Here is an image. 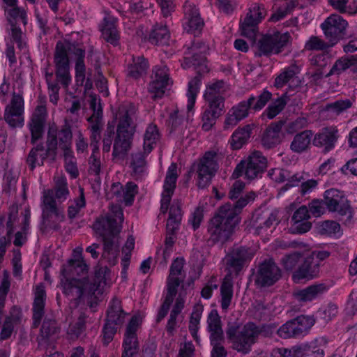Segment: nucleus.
<instances>
[{
	"mask_svg": "<svg viewBox=\"0 0 357 357\" xmlns=\"http://www.w3.org/2000/svg\"><path fill=\"white\" fill-rule=\"evenodd\" d=\"M137 119V108L130 102L121 104L116 115L117 128L136 130Z\"/></svg>",
	"mask_w": 357,
	"mask_h": 357,
	"instance_id": "nucleus-24",
	"label": "nucleus"
},
{
	"mask_svg": "<svg viewBox=\"0 0 357 357\" xmlns=\"http://www.w3.org/2000/svg\"><path fill=\"white\" fill-rule=\"evenodd\" d=\"M312 135L313 132L310 130H305L297 133L290 144L291 150L297 153L305 151L310 145Z\"/></svg>",
	"mask_w": 357,
	"mask_h": 357,
	"instance_id": "nucleus-43",
	"label": "nucleus"
},
{
	"mask_svg": "<svg viewBox=\"0 0 357 357\" xmlns=\"http://www.w3.org/2000/svg\"><path fill=\"white\" fill-rule=\"evenodd\" d=\"M207 46L205 43L197 41L195 42L190 47H188L185 52L184 61L182 66L184 68L193 66L198 70L199 73H204L208 71L206 62V52Z\"/></svg>",
	"mask_w": 357,
	"mask_h": 357,
	"instance_id": "nucleus-17",
	"label": "nucleus"
},
{
	"mask_svg": "<svg viewBox=\"0 0 357 357\" xmlns=\"http://www.w3.org/2000/svg\"><path fill=\"white\" fill-rule=\"evenodd\" d=\"M337 139V128L336 127H326L314 135L312 144L317 147L323 148L324 153H328L335 148Z\"/></svg>",
	"mask_w": 357,
	"mask_h": 357,
	"instance_id": "nucleus-27",
	"label": "nucleus"
},
{
	"mask_svg": "<svg viewBox=\"0 0 357 357\" xmlns=\"http://www.w3.org/2000/svg\"><path fill=\"white\" fill-rule=\"evenodd\" d=\"M169 33L166 25L156 23L151 30L149 40L154 45H166L169 39Z\"/></svg>",
	"mask_w": 357,
	"mask_h": 357,
	"instance_id": "nucleus-48",
	"label": "nucleus"
},
{
	"mask_svg": "<svg viewBox=\"0 0 357 357\" xmlns=\"http://www.w3.org/2000/svg\"><path fill=\"white\" fill-rule=\"evenodd\" d=\"M281 276V270L273 261H265L259 266L255 282L261 287H270L278 282Z\"/></svg>",
	"mask_w": 357,
	"mask_h": 357,
	"instance_id": "nucleus-20",
	"label": "nucleus"
},
{
	"mask_svg": "<svg viewBox=\"0 0 357 357\" xmlns=\"http://www.w3.org/2000/svg\"><path fill=\"white\" fill-rule=\"evenodd\" d=\"M207 330L210 333V341H222L223 330L220 317L216 310H211L207 317Z\"/></svg>",
	"mask_w": 357,
	"mask_h": 357,
	"instance_id": "nucleus-35",
	"label": "nucleus"
},
{
	"mask_svg": "<svg viewBox=\"0 0 357 357\" xmlns=\"http://www.w3.org/2000/svg\"><path fill=\"white\" fill-rule=\"evenodd\" d=\"M102 238L103 241L102 257L106 259L109 264L114 265L119 253L118 235L106 236Z\"/></svg>",
	"mask_w": 357,
	"mask_h": 357,
	"instance_id": "nucleus-33",
	"label": "nucleus"
},
{
	"mask_svg": "<svg viewBox=\"0 0 357 357\" xmlns=\"http://www.w3.org/2000/svg\"><path fill=\"white\" fill-rule=\"evenodd\" d=\"M63 157L65 161L66 171L70 174L72 178H77L79 175V172L73 151L63 153Z\"/></svg>",
	"mask_w": 357,
	"mask_h": 357,
	"instance_id": "nucleus-64",
	"label": "nucleus"
},
{
	"mask_svg": "<svg viewBox=\"0 0 357 357\" xmlns=\"http://www.w3.org/2000/svg\"><path fill=\"white\" fill-rule=\"evenodd\" d=\"M220 297L221 308L227 312L233 298V284L230 279L225 278L220 286Z\"/></svg>",
	"mask_w": 357,
	"mask_h": 357,
	"instance_id": "nucleus-53",
	"label": "nucleus"
},
{
	"mask_svg": "<svg viewBox=\"0 0 357 357\" xmlns=\"http://www.w3.org/2000/svg\"><path fill=\"white\" fill-rule=\"evenodd\" d=\"M47 117V111L45 101L41 100L40 104L36 107L27 125L31 132V144H34L38 139L42 138Z\"/></svg>",
	"mask_w": 357,
	"mask_h": 357,
	"instance_id": "nucleus-19",
	"label": "nucleus"
},
{
	"mask_svg": "<svg viewBox=\"0 0 357 357\" xmlns=\"http://www.w3.org/2000/svg\"><path fill=\"white\" fill-rule=\"evenodd\" d=\"M347 22L337 14H331L321 24L324 36L331 45H335L346 33Z\"/></svg>",
	"mask_w": 357,
	"mask_h": 357,
	"instance_id": "nucleus-15",
	"label": "nucleus"
},
{
	"mask_svg": "<svg viewBox=\"0 0 357 357\" xmlns=\"http://www.w3.org/2000/svg\"><path fill=\"white\" fill-rule=\"evenodd\" d=\"M139 326V319L137 316H133L128 324L123 341V351L135 354L139 351V342L137 336V331Z\"/></svg>",
	"mask_w": 357,
	"mask_h": 357,
	"instance_id": "nucleus-28",
	"label": "nucleus"
},
{
	"mask_svg": "<svg viewBox=\"0 0 357 357\" xmlns=\"http://www.w3.org/2000/svg\"><path fill=\"white\" fill-rule=\"evenodd\" d=\"M49 155H52V151H49V148L38 144L33 147L26 158V163L29 169L33 171L37 166H43L45 160Z\"/></svg>",
	"mask_w": 357,
	"mask_h": 357,
	"instance_id": "nucleus-34",
	"label": "nucleus"
},
{
	"mask_svg": "<svg viewBox=\"0 0 357 357\" xmlns=\"http://www.w3.org/2000/svg\"><path fill=\"white\" fill-rule=\"evenodd\" d=\"M92 153L88 159V173L96 177L95 180L100 178V175L103 169V164L100 158L98 144H90Z\"/></svg>",
	"mask_w": 357,
	"mask_h": 357,
	"instance_id": "nucleus-42",
	"label": "nucleus"
},
{
	"mask_svg": "<svg viewBox=\"0 0 357 357\" xmlns=\"http://www.w3.org/2000/svg\"><path fill=\"white\" fill-rule=\"evenodd\" d=\"M183 26L188 33H195L200 31L203 26L204 22L202 20L199 10L195 5L186 1L183 5Z\"/></svg>",
	"mask_w": 357,
	"mask_h": 357,
	"instance_id": "nucleus-25",
	"label": "nucleus"
},
{
	"mask_svg": "<svg viewBox=\"0 0 357 357\" xmlns=\"http://www.w3.org/2000/svg\"><path fill=\"white\" fill-rule=\"evenodd\" d=\"M41 208L44 223L54 229H58V223L63 221V215L56 206L52 190H44Z\"/></svg>",
	"mask_w": 357,
	"mask_h": 357,
	"instance_id": "nucleus-14",
	"label": "nucleus"
},
{
	"mask_svg": "<svg viewBox=\"0 0 357 357\" xmlns=\"http://www.w3.org/2000/svg\"><path fill=\"white\" fill-rule=\"evenodd\" d=\"M158 78H160V75L156 73L155 75L151 76V81L149 84L148 91L150 93L153 95V99L161 98L168 86L165 84H162L158 82L157 80Z\"/></svg>",
	"mask_w": 357,
	"mask_h": 357,
	"instance_id": "nucleus-60",
	"label": "nucleus"
},
{
	"mask_svg": "<svg viewBox=\"0 0 357 357\" xmlns=\"http://www.w3.org/2000/svg\"><path fill=\"white\" fill-rule=\"evenodd\" d=\"M255 255V252L251 248L237 246L225 257V263L227 267L231 268L236 273L239 272L243 266L249 262Z\"/></svg>",
	"mask_w": 357,
	"mask_h": 357,
	"instance_id": "nucleus-21",
	"label": "nucleus"
},
{
	"mask_svg": "<svg viewBox=\"0 0 357 357\" xmlns=\"http://www.w3.org/2000/svg\"><path fill=\"white\" fill-rule=\"evenodd\" d=\"M276 222V216L267 211H256L250 221L251 229L256 234L267 231Z\"/></svg>",
	"mask_w": 357,
	"mask_h": 357,
	"instance_id": "nucleus-29",
	"label": "nucleus"
},
{
	"mask_svg": "<svg viewBox=\"0 0 357 357\" xmlns=\"http://www.w3.org/2000/svg\"><path fill=\"white\" fill-rule=\"evenodd\" d=\"M352 102L349 99L338 100L326 105L325 110L331 114L338 115L350 108Z\"/></svg>",
	"mask_w": 357,
	"mask_h": 357,
	"instance_id": "nucleus-61",
	"label": "nucleus"
},
{
	"mask_svg": "<svg viewBox=\"0 0 357 357\" xmlns=\"http://www.w3.org/2000/svg\"><path fill=\"white\" fill-rule=\"evenodd\" d=\"M251 131L252 127L250 125H246L243 128L236 129L231 135V146L232 149H241L250 138Z\"/></svg>",
	"mask_w": 357,
	"mask_h": 357,
	"instance_id": "nucleus-52",
	"label": "nucleus"
},
{
	"mask_svg": "<svg viewBox=\"0 0 357 357\" xmlns=\"http://www.w3.org/2000/svg\"><path fill=\"white\" fill-rule=\"evenodd\" d=\"M79 191V196L69 202L68 216L70 219L75 218L80 210L86 206L84 190L82 188H80Z\"/></svg>",
	"mask_w": 357,
	"mask_h": 357,
	"instance_id": "nucleus-59",
	"label": "nucleus"
},
{
	"mask_svg": "<svg viewBox=\"0 0 357 357\" xmlns=\"http://www.w3.org/2000/svg\"><path fill=\"white\" fill-rule=\"evenodd\" d=\"M324 202L331 212H337L341 217H345V223H349L353 218V210L342 192L331 188L324 192Z\"/></svg>",
	"mask_w": 357,
	"mask_h": 357,
	"instance_id": "nucleus-11",
	"label": "nucleus"
},
{
	"mask_svg": "<svg viewBox=\"0 0 357 357\" xmlns=\"http://www.w3.org/2000/svg\"><path fill=\"white\" fill-rule=\"evenodd\" d=\"M199 85L200 79L198 77H195L188 82V89L187 92V109L188 112H192L193 109L197 96L199 92Z\"/></svg>",
	"mask_w": 357,
	"mask_h": 357,
	"instance_id": "nucleus-55",
	"label": "nucleus"
},
{
	"mask_svg": "<svg viewBox=\"0 0 357 357\" xmlns=\"http://www.w3.org/2000/svg\"><path fill=\"white\" fill-rule=\"evenodd\" d=\"M297 73V68L296 66L288 67L275 78V86L280 88L285 84L289 83V88H291L293 85L298 87V84L300 81L296 76Z\"/></svg>",
	"mask_w": 357,
	"mask_h": 357,
	"instance_id": "nucleus-46",
	"label": "nucleus"
},
{
	"mask_svg": "<svg viewBox=\"0 0 357 357\" xmlns=\"http://www.w3.org/2000/svg\"><path fill=\"white\" fill-rule=\"evenodd\" d=\"M271 97V93L264 89L259 96L251 95L247 100H242L233 106L226 115L224 130L233 128L238 122L248 117L250 109L255 112L262 109Z\"/></svg>",
	"mask_w": 357,
	"mask_h": 357,
	"instance_id": "nucleus-4",
	"label": "nucleus"
},
{
	"mask_svg": "<svg viewBox=\"0 0 357 357\" xmlns=\"http://www.w3.org/2000/svg\"><path fill=\"white\" fill-rule=\"evenodd\" d=\"M136 130L116 127L114 138L112 157L123 158L130 150Z\"/></svg>",
	"mask_w": 357,
	"mask_h": 357,
	"instance_id": "nucleus-22",
	"label": "nucleus"
},
{
	"mask_svg": "<svg viewBox=\"0 0 357 357\" xmlns=\"http://www.w3.org/2000/svg\"><path fill=\"white\" fill-rule=\"evenodd\" d=\"M327 288L324 284L309 286L303 289L294 292V296L300 302L312 301L326 291Z\"/></svg>",
	"mask_w": 357,
	"mask_h": 357,
	"instance_id": "nucleus-39",
	"label": "nucleus"
},
{
	"mask_svg": "<svg viewBox=\"0 0 357 357\" xmlns=\"http://www.w3.org/2000/svg\"><path fill=\"white\" fill-rule=\"evenodd\" d=\"M329 42L326 43L317 36H311L305 44V50L309 51H321L333 47Z\"/></svg>",
	"mask_w": 357,
	"mask_h": 357,
	"instance_id": "nucleus-63",
	"label": "nucleus"
},
{
	"mask_svg": "<svg viewBox=\"0 0 357 357\" xmlns=\"http://www.w3.org/2000/svg\"><path fill=\"white\" fill-rule=\"evenodd\" d=\"M6 18L10 25L17 24L18 21H21L24 25L27 24V14L24 8L16 6L8 7H3Z\"/></svg>",
	"mask_w": 357,
	"mask_h": 357,
	"instance_id": "nucleus-47",
	"label": "nucleus"
},
{
	"mask_svg": "<svg viewBox=\"0 0 357 357\" xmlns=\"http://www.w3.org/2000/svg\"><path fill=\"white\" fill-rule=\"evenodd\" d=\"M181 218V203L178 201H175L170 206L169 218L167 222V230L174 231L177 229Z\"/></svg>",
	"mask_w": 357,
	"mask_h": 357,
	"instance_id": "nucleus-54",
	"label": "nucleus"
},
{
	"mask_svg": "<svg viewBox=\"0 0 357 357\" xmlns=\"http://www.w3.org/2000/svg\"><path fill=\"white\" fill-rule=\"evenodd\" d=\"M314 322L312 317L301 315L282 325L277 333L283 339L303 337L308 333Z\"/></svg>",
	"mask_w": 357,
	"mask_h": 357,
	"instance_id": "nucleus-12",
	"label": "nucleus"
},
{
	"mask_svg": "<svg viewBox=\"0 0 357 357\" xmlns=\"http://www.w3.org/2000/svg\"><path fill=\"white\" fill-rule=\"evenodd\" d=\"M149 153H146L145 150L137 151L131 154V167L135 174L142 173L146 168V158Z\"/></svg>",
	"mask_w": 357,
	"mask_h": 357,
	"instance_id": "nucleus-56",
	"label": "nucleus"
},
{
	"mask_svg": "<svg viewBox=\"0 0 357 357\" xmlns=\"http://www.w3.org/2000/svg\"><path fill=\"white\" fill-rule=\"evenodd\" d=\"M20 310L17 307H13L10 312V315L6 318L5 321L3 322L0 333V340H4L8 339L11 336L15 326L20 323Z\"/></svg>",
	"mask_w": 357,
	"mask_h": 357,
	"instance_id": "nucleus-41",
	"label": "nucleus"
},
{
	"mask_svg": "<svg viewBox=\"0 0 357 357\" xmlns=\"http://www.w3.org/2000/svg\"><path fill=\"white\" fill-rule=\"evenodd\" d=\"M107 268H100L95 272L91 281L88 278H82L64 277L63 292L70 299L79 300L91 299L101 293L100 287L105 284V273Z\"/></svg>",
	"mask_w": 357,
	"mask_h": 357,
	"instance_id": "nucleus-2",
	"label": "nucleus"
},
{
	"mask_svg": "<svg viewBox=\"0 0 357 357\" xmlns=\"http://www.w3.org/2000/svg\"><path fill=\"white\" fill-rule=\"evenodd\" d=\"M291 36L288 32L278 31L268 33L261 37L257 43L258 52L257 55L269 56L278 54L290 44Z\"/></svg>",
	"mask_w": 357,
	"mask_h": 357,
	"instance_id": "nucleus-9",
	"label": "nucleus"
},
{
	"mask_svg": "<svg viewBox=\"0 0 357 357\" xmlns=\"http://www.w3.org/2000/svg\"><path fill=\"white\" fill-rule=\"evenodd\" d=\"M160 135L156 125L150 123L143 135V149L146 153H150L159 141Z\"/></svg>",
	"mask_w": 357,
	"mask_h": 357,
	"instance_id": "nucleus-45",
	"label": "nucleus"
},
{
	"mask_svg": "<svg viewBox=\"0 0 357 357\" xmlns=\"http://www.w3.org/2000/svg\"><path fill=\"white\" fill-rule=\"evenodd\" d=\"M54 191V196L59 201H64L69 195V190L68 188V183L66 178L64 176H57L55 178V185Z\"/></svg>",
	"mask_w": 357,
	"mask_h": 357,
	"instance_id": "nucleus-57",
	"label": "nucleus"
},
{
	"mask_svg": "<svg viewBox=\"0 0 357 357\" xmlns=\"http://www.w3.org/2000/svg\"><path fill=\"white\" fill-rule=\"evenodd\" d=\"M87 121L89 123L88 129L90 130V144H98L100 139V135L102 129L104 125L102 121V114L99 112H96V114H93L91 116L87 118Z\"/></svg>",
	"mask_w": 357,
	"mask_h": 357,
	"instance_id": "nucleus-40",
	"label": "nucleus"
},
{
	"mask_svg": "<svg viewBox=\"0 0 357 357\" xmlns=\"http://www.w3.org/2000/svg\"><path fill=\"white\" fill-rule=\"evenodd\" d=\"M46 300V291L43 284L36 286L34 290V301L33 303V324L37 328L44 315V308Z\"/></svg>",
	"mask_w": 357,
	"mask_h": 357,
	"instance_id": "nucleus-31",
	"label": "nucleus"
},
{
	"mask_svg": "<svg viewBox=\"0 0 357 357\" xmlns=\"http://www.w3.org/2000/svg\"><path fill=\"white\" fill-rule=\"evenodd\" d=\"M58 331L59 327L56 321L45 319L43 322L40 335L37 337L39 347H41L43 344H46L48 339L57 333Z\"/></svg>",
	"mask_w": 357,
	"mask_h": 357,
	"instance_id": "nucleus-49",
	"label": "nucleus"
},
{
	"mask_svg": "<svg viewBox=\"0 0 357 357\" xmlns=\"http://www.w3.org/2000/svg\"><path fill=\"white\" fill-rule=\"evenodd\" d=\"M123 211L119 206L112 207L109 213L99 216L93 225L95 232L100 236L118 235L121 229Z\"/></svg>",
	"mask_w": 357,
	"mask_h": 357,
	"instance_id": "nucleus-8",
	"label": "nucleus"
},
{
	"mask_svg": "<svg viewBox=\"0 0 357 357\" xmlns=\"http://www.w3.org/2000/svg\"><path fill=\"white\" fill-rule=\"evenodd\" d=\"M301 262L298 270L294 273L292 276L293 280L296 282L303 279H312L317 275V268L312 266L313 257L303 258Z\"/></svg>",
	"mask_w": 357,
	"mask_h": 357,
	"instance_id": "nucleus-37",
	"label": "nucleus"
},
{
	"mask_svg": "<svg viewBox=\"0 0 357 357\" xmlns=\"http://www.w3.org/2000/svg\"><path fill=\"white\" fill-rule=\"evenodd\" d=\"M267 165V160L260 151H254L246 160L241 161L235 168L232 177L237 178L243 174L249 180H252L262 173Z\"/></svg>",
	"mask_w": 357,
	"mask_h": 357,
	"instance_id": "nucleus-10",
	"label": "nucleus"
},
{
	"mask_svg": "<svg viewBox=\"0 0 357 357\" xmlns=\"http://www.w3.org/2000/svg\"><path fill=\"white\" fill-rule=\"evenodd\" d=\"M266 15V12L263 6L257 3L251 4L248 13L241 24L242 35L248 38L254 39L257 31V25Z\"/></svg>",
	"mask_w": 357,
	"mask_h": 357,
	"instance_id": "nucleus-18",
	"label": "nucleus"
},
{
	"mask_svg": "<svg viewBox=\"0 0 357 357\" xmlns=\"http://www.w3.org/2000/svg\"><path fill=\"white\" fill-rule=\"evenodd\" d=\"M24 101L22 94L13 92L11 99L6 106L4 121L13 128L24 126Z\"/></svg>",
	"mask_w": 357,
	"mask_h": 357,
	"instance_id": "nucleus-13",
	"label": "nucleus"
},
{
	"mask_svg": "<svg viewBox=\"0 0 357 357\" xmlns=\"http://www.w3.org/2000/svg\"><path fill=\"white\" fill-rule=\"evenodd\" d=\"M223 158L221 153L208 151L193 165V169L197 175V185L199 188L207 187L219 169V162Z\"/></svg>",
	"mask_w": 357,
	"mask_h": 357,
	"instance_id": "nucleus-6",
	"label": "nucleus"
},
{
	"mask_svg": "<svg viewBox=\"0 0 357 357\" xmlns=\"http://www.w3.org/2000/svg\"><path fill=\"white\" fill-rule=\"evenodd\" d=\"M63 47L68 54H73L76 56L75 61V82L77 85L83 86L84 93H87L93 88V82L91 78V70L89 69L86 71V68L84 62L85 56V50L79 45H75L71 43H63Z\"/></svg>",
	"mask_w": 357,
	"mask_h": 357,
	"instance_id": "nucleus-7",
	"label": "nucleus"
},
{
	"mask_svg": "<svg viewBox=\"0 0 357 357\" xmlns=\"http://www.w3.org/2000/svg\"><path fill=\"white\" fill-rule=\"evenodd\" d=\"M177 178V166L176 164L172 163L168 168L163 185L164 190L160 202V211L162 213H165L168 210L172 197L176 188Z\"/></svg>",
	"mask_w": 357,
	"mask_h": 357,
	"instance_id": "nucleus-26",
	"label": "nucleus"
},
{
	"mask_svg": "<svg viewBox=\"0 0 357 357\" xmlns=\"http://www.w3.org/2000/svg\"><path fill=\"white\" fill-rule=\"evenodd\" d=\"M185 261L182 258H176L170 266V273L167 278V282L180 285L185 277L183 271Z\"/></svg>",
	"mask_w": 357,
	"mask_h": 357,
	"instance_id": "nucleus-51",
	"label": "nucleus"
},
{
	"mask_svg": "<svg viewBox=\"0 0 357 357\" xmlns=\"http://www.w3.org/2000/svg\"><path fill=\"white\" fill-rule=\"evenodd\" d=\"M283 124V121H280L272 123L267 128L261 139V144L265 149H270L280 144V133Z\"/></svg>",
	"mask_w": 357,
	"mask_h": 357,
	"instance_id": "nucleus-36",
	"label": "nucleus"
},
{
	"mask_svg": "<svg viewBox=\"0 0 357 357\" xmlns=\"http://www.w3.org/2000/svg\"><path fill=\"white\" fill-rule=\"evenodd\" d=\"M207 107L202 114V128L208 131L215 123L216 120L222 114L225 108V98L204 99Z\"/></svg>",
	"mask_w": 357,
	"mask_h": 357,
	"instance_id": "nucleus-23",
	"label": "nucleus"
},
{
	"mask_svg": "<svg viewBox=\"0 0 357 357\" xmlns=\"http://www.w3.org/2000/svg\"><path fill=\"white\" fill-rule=\"evenodd\" d=\"M251 198L252 195L241 197L234 204L226 203L219 207L208 224V242L224 243L229 240L241 221L240 214L243 208Z\"/></svg>",
	"mask_w": 357,
	"mask_h": 357,
	"instance_id": "nucleus-1",
	"label": "nucleus"
},
{
	"mask_svg": "<svg viewBox=\"0 0 357 357\" xmlns=\"http://www.w3.org/2000/svg\"><path fill=\"white\" fill-rule=\"evenodd\" d=\"M303 258V257L302 253L299 252H294L284 255L281 259V263L284 269L287 271H291L301 262Z\"/></svg>",
	"mask_w": 357,
	"mask_h": 357,
	"instance_id": "nucleus-62",
	"label": "nucleus"
},
{
	"mask_svg": "<svg viewBox=\"0 0 357 357\" xmlns=\"http://www.w3.org/2000/svg\"><path fill=\"white\" fill-rule=\"evenodd\" d=\"M73 136L72 126L68 120L65 119L60 127L52 123L48 127L46 146L52 151L54 157L59 149L62 153L73 151Z\"/></svg>",
	"mask_w": 357,
	"mask_h": 357,
	"instance_id": "nucleus-5",
	"label": "nucleus"
},
{
	"mask_svg": "<svg viewBox=\"0 0 357 357\" xmlns=\"http://www.w3.org/2000/svg\"><path fill=\"white\" fill-rule=\"evenodd\" d=\"M126 315V314L121 307V301L114 298L109 305L105 321L120 326L125 321Z\"/></svg>",
	"mask_w": 357,
	"mask_h": 357,
	"instance_id": "nucleus-44",
	"label": "nucleus"
},
{
	"mask_svg": "<svg viewBox=\"0 0 357 357\" xmlns=\"http://www.w3.org/2000/svg\"><path fill=\"white\" fill-rule=\"evenodd\" d=\"M54 62L57 83H60L63 88L68 89L71 82L70 61L61 42H58L56 45Z\"/></svg>",
	"mask_w": 357,
	"mask_h": 357,
	"instance_id": "nucleus-16",
	"label": "nucleus"
},
{
	"mask_svg": "<svg viewBox=\"0 0 357 357\" xmlns=\"http://www.w3.org/2000/svg\"><path fill=\"white\" fill-rule=\"evenodd\" d=\"M290 91H287L282 96L274 100L264 112L262 116H266L268 119H273L280 114L288 102Z\"/></svg>",
	"mask_w": 357,
	"mask_h": 357,
	"instance_id": "nucleus-50",
	"label": "nucleus"
},
{
	"mask_svg": "<svg viewBox=\"0 0 357 357\" xmlns=\"http://www.w3.org/2000/svg\"><path fill=\"white\" fill-rule=\"evenodd\" d=\"M117 19L113 16H106L100 28L102 37L107 43L117 46L119 44L120 35L116 26Z\"/></svg>",
	"mask_w": 357,
	"mask_h": 357,
	"instance_id": "nucleus-32",
	"label": "nucleus"
},
{
	"mask_svg": "<svg viewBox=\"0 0 357 357\" xmlns=\"http://www.w3.org/2000/svg\"><path fill=\"white\" fill-rule=\"evenodd\" d=\"M310 213L307 206H301L291 217L292 225L290 230L294 234H304L312 227V223L308 221Z\"/></svg>",
	"mask_w": 357,
	"mask_h": 357,
	"instance_id": "nucleus-30",
	"label": "nucleus"
},
{
	"mask_svg": "<svg viewBox=\"0 0 357 357\" xmlns=\"http://www.w3.org/2000/svg\"><path fill=\"white\" fill-rule=\"evenodd\" d=\"M224 82L222 81L215 82L206 87L204 94V99H219L224 98Z\"/></svg>",
	"mask_w": 357,
	"mask_h": 357,
	"instance_id": "nucleus-58",
	"label": "nucleus"
},
{
	"mask_svg": "<svg viewBox=\"0 0 357 357\" xmlns=\"http://www.w3.org/2000/svg\"><path fill=\"white\" fill-rule=\"evenodd\" d=\"M270 326L260 328L253 322H248L243 327L236 323H229L226 329V335L231 347L242 354H248L257 342L259 335Z\"/></svg>",
	"mask_w": 357,
	"mask_h": 357,
	"instance_id": "nucleus-3",
	"label": "nucleus"
},
{
	"mask_svg": "<svg viewBox=\"0 0 357 357\" xmlns=\"http://www.w3.org/2000/svg\"><path fill=\"white\" fill-rule=\"evenodd\" d=\"M149 66V63L144 56H133L132 62L128 66L127 75L134 79H138L146 75Z\"/></svg>",
	"mask_w": 357,
	"mask_h": 357,
	"instance_id": "nucleus-38",
	"label": "nucleus"
}]
</instances>
